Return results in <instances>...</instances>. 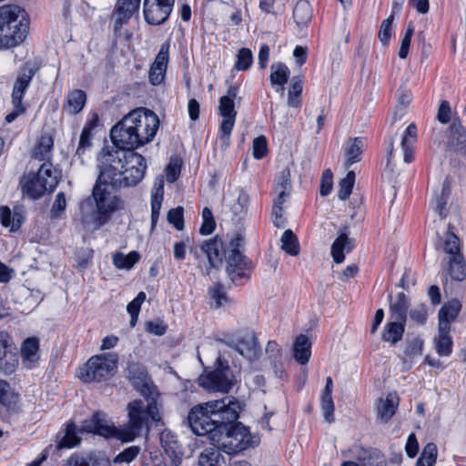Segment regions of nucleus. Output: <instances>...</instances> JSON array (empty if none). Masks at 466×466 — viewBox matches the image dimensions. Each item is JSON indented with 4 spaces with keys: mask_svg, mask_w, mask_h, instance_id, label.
I'll use <instances>...</instances> for the list:
<instances>
[{
    "mask_svg": "<svg viewBox=\"0 0 466 466\" xmlns=\"http://www.w3.org/2000/svg\"><path fill=\"white\" fill-rule=\"evenodd\" d=\"M159 124L155 112L138 107L115 125L110 131L115 147L102 148L97 157L100 181L116 187L137 185L145 176L147 162L134 149L151 142Z\"/></svg>",
    "mask_w": 466,
    "mask_h": 466,
    "instance_id": "f257e3e1",
    "label": "nucleus"
},
{
    "mask_svg": "<svg viewBox=\"0 0 466 466\" xmlns=\"http://www.w3.org/2000/svg\"><path fill=\"white\" fill-rule=\"evenodd\" d=\"M134 400L127 406V422L121 427L106 424V415L96 412L88 420H85L82 430L86 432L96 433L101 436H116L122 441H131L141 433L148 431L154 422L161 420L157 399Z\"/></svg>",
    "mask_w": 466,
    "mask_h": 466,
    "instance_id": "f03ea898",
    "label": "nucleus"
},
{
    "mask_svg": "<svg viewBox=\"0 0 466 466\" xmlns=\"http://www.w3.org/2000/svg\"><path fill=\"white\" fill-rule=\"evenodd\" d=\"M242 409L241 401L236 397L225 396L193 407L187 416L188 424L195 434L208 435L211 441L218 425L236 421Z\"/></svg>",
    "mask_w": 466,
    "mask_h": 466,
    "instance_id": "7ed1b4c3",
    "label": "nucleus"
},
{
    "mask_svg": "<svg viewBox=\"0 0 466 466\" xmlns=\"http://www.w3.org/2000/svg\"><path fill=\"white\" fill-rule=\"evenodd\" d=\"M29 29L26 11L17 5L0 6V49L15 47L25 39Z\"/></svg>",
    "mask_w": 466,
    "mask_h": 466,
    "instance_id": "20e7f679",
    "label": "nucleus"
},
{
    "mask_svg": "<svg viewBox=\"0 0 466 466\" xmlns=\"http://www.w3.org/2000/svg\"><path fill=\"white\" fill-rule=\"evenodd\" d=\"M235 422L220 424L218 430L212 433L211 443L215 450L236 454L258 445V436L252 435L248 428L242 423Z\"/></svg>",
    "mask_w": 466,
    "mask_h": 466,
    "instance_id": "39448f33",
    "label": "nucleus"
},
{
    "mask_svg": "<svg viewBox=\"0 0 466 466\" xmlns=\"http://www.w3.org/2000/svg\"><path fill=\"white\" fill-rule=\"evenodd\" d=\"M451 228V227L449 226V229L443 237L438 234L439 241L436 243V248H442L443 251L451 255L445 268L446 274L453 280L462 281L466 278V264L461 252L460 239Z\"/></svg>",
    "mask_w": 466,
    "mask_h": 466,
    "instance_id": "423d86ee",
    "label": "nucleus"
},
{
    "mask_svg": "<svg viewBox=\"0 0 466 466\" xmlns=\"http://www.w3.org/2000/svg\"><path fill=\"white\" fill-rule=\"evenodd\" d=\"M117 360V355L113 352L93 356L79 369L77 376L87 383L106 380L114 375Z\"/></svg>",
    "mask_w": 466,
    "mask_h": 466,
    "instance_id": "0eeeda50",
    "label": "nucleus"
},
{
    "mask_svg": "<svg viewBox=\"0 0 466 466\" xmlns=\"http://www.w3.org/2000/svg\"><path fill=\"white\" fill-rule=\"evenodd\" d=\"M238 92L237 86H230L227 95L219 98L218 111L223 118L219 127V140L225 147L229 145L230 135L235 125L237 111L234 99L237 97Z\"/></svg>",
    "mask_w": 466,
    "mask_h": 466,
    "instance_id": "6e6552de",
    "label": "nucleus"
},
{
    "mask_svg": "<svg viewBox=\"0 0 466 466\" xmlns=\"http://www.w3.org/2000/svg\"><path fill=\"white\" fill-rule=\"evenodd\" d=\"M235 380L231 369L218 358L215 370L201 375L198 378V384L208 391L228 392Z\"/></svg>",
    "mask_w": 466,
    "mask_h": 466,
    "instance_id": "1a4fd4ad",
    "label": "nucleus"
},
{
    "mask_svg": "<svg viewBox=\"0 0 466 466\" xmlns=\"http://www.w3.org/2000/svg\"><path fill=\"white\" fill-rule=\"evenodd\" d=\"M242 241L243 238L240 236L232 238L229 242L230 249L226 256L228 264L227 272L233 282H238L241 279L248 278L245 270L249 268V262L238 250Z\"/></svg>",
    "mask_w": 466,
    "mask_h": 466,
    "instance_id": "9d476101",
    "label": "nucleus"
},
{
    "mask_svg": "<svg viewBox=\"0 0 466 466\" xmlns=\"http://www.w3.org/2000/svg\"><path fill=\"white\" fill-rule=\"evenodd\" d=\"M175 0H144L143 13L147 23L158 25L166 22L174 7Z\"/></svg>",
    "mask_w": 466,
    "mask_h": 466,
    "instance_id": "9b49d317",
    "label": "nucleus"
},
{
    "mask_svg": "<svg viewBox=\"0 0 466 466\" xmlns=\"http://www.w3.org/2000/svg\"><path fill=\"white\" fill-rule=\"evenodd\" d=\"M108 186L117 187L110 183L102 182L98 178L93 188V197L96 204V208L102 215L106 217V220L109 215L118 208L120 202L119 198L108 190Z\"/></svg>",
    "mask_w": 466,
    "mask_h": 466,
    "instance_id": "f8f14e48",
    "label": "nucleus"
},
{
    "mask_svg": "<svg viewBox=\"0 0 466 466\" xmlns=\"http://www.w3.org/2000/svg\"><path fill=\"white\" fill-rule=\"evenodd\" d=\"M225 343L251 361L257 360L261 353L258 339L251 331L241 332L236 339H230Z\"/></svg>",
    "mask_w": 466,
    "mask_h": 466,
    "instance_id": "ddd939ff",
    "label": "nucleus"
},
{
    "mask_svg": "<svg viewBox=\"0 0 466 466\" xmlns=\"http://www.w3.org/2000/svg\"><path fill=\"white\" fill-rule=\"evenodd\" d=\"M80 219L85 228L93 226L94 229L100 228L106 223V217L96 208L93 198H86L79 203Z\"/></svg>",
    "mask_w": 466,
    "mask_h": 466,
    "instance_id": "4468645a",
    "label": "nucleus"
},
{
    "mask_svg": "<svg viewBox=\"0 0 466 466\" xmlns=\"http://www.w3.org/2000/svg\"><path fill=\"white\" fill-rule=\"evenodd\" d=\"M12 346L11 337L5 331L0 330V371L5 374H11L18 364V357Z\"/></svg>",
    "mask_w": 466,
    "mask_h": 466,
    "instance_id": "2eb2a0df",
    "label": "nucleus"
},
{
    "mask_svg": "<svg viewBox=\"0 0 466 466\" xmlns=\"http://www.w3.org/2000/svg\"><path fill=\"white\" fill-rule=\"evenodd\" d=\"M169 54V43L165 42L158 51L154 62L150 66L148 78L154 85H159L163 82L167 72Z\"/></svg>",
    "mask_w": 466,
    "mask_h": 466,
    "instance_id": "dca6fc26",
    "label": "nucleus"
},
{
    "mask_svg": "<svg viewBox=\"0 0 466 466\" xmlns=\"http://www.w3.org/2000/svg\"><path fill=\"white\" fill-rule=\"evenodd\" d=\"M161 446L170 460V466H179L182 461L183 451L178 444L176 436L169 431L160 433Z\"/></svg>",
    "mask_w": 466,
    "mask_h": 466,
    "instance_id": "f3484780",
    "label": "nucleus"
},
{
    "mask_svg": "<svg viewBox=\"0 0 466 466\" xmlns=\"http://www.w3.org/2000/svg\"><path fill=\"white\" fill-rule=\"evenodd\" d=\"M134 388L146 399H157L158 392L153 381L144 370H138L137 374L130 377Z\"/></svg>",
    "mask_w": 466,
    "mask_h": 466,
    "instance_id": "a211bd4d",
    "label": "nucleus"
},
{
    "mask_svg": "<svg viewBox=\"0 0 466 466\" xmlns=\"http://www.w3.org/2000/svg\"><path fill=\"white\" fill-rule=\"evenodd\" d=\"M200 249L207 255L210 266L214 268L218 267L222 263L223 257L226 256L223 242L217 237L203 243Z\"/></svg>",
    "mask_w": 466,
    "mask_h": 466,
    "instance_id": "6ab92c4d",
    "label": "nucleus"
},
{
    "mask_svg": "<svg viewBox=\"0 0 466 466\" xmlns=\"http://www.w3.org/2000/svg\"><path fill=\"white\" fill-rule=\"evenodd\" d=\"M399 406V398L395 392H390L385 399L380 398L377 403V417L383 422H388L395 414Z\"/></svg>",
    "mask_w": 466,
    "mask_h": 466,
    "instance_id": "aec40b11",
    "label": "nucleus"
},
{
    "mask_svg": "<svg viewBox=\"0 0 466 466\" xmlns=\"http://www.w3.org/2000/svg\"><path fill=\"white\" fill-rule=\"evenodd\" d=\"M33 76L34 71L32 69H24L22 74L18 76L16 81L15 82L12 100L15 107L20 111H23V108L21 107L23 95L28 87Z\"/></svg>",
    "mask_w": 466,
    "mask_h": 466,
    "instance_id": "412c9836",
    "label": "nucleus"
},
{
    "mask_svg": "<svg viewBox=\"0 0 466 466\" xmlns=\"http://www.w3.org/2000/svg\"><path fill=\"white\" fill-rule=\"evenodd\" d=\"M24 221L22 209L19 207L14 208V210L7 206L0 207V222L5 228H10V231H16Z\"/></svg>",
    "mask_w": 466,
    "mask_h": 466,
    "instance_id": "4be33fe9",
    "label": "nucleus"
},
{
    "mask_svg": "<svg viewBox=\"0 0 466 466\" xmlns=\"http://www.w3.org/2000/svg\"><path fill=\"white\" fill-rule=\"evenodd\" d=\"M164 196V178L159 177L156 179L151 191V224L152 228L157 225L160 214V208Z\"/></svg>",
    "mask_w": 466,
    "mask_h": 466,
    "instance_id": "5701e85b",
    "label": "nucleus"
},
{
    "mask_svg": "<svg viewBox=\"0 0 466 466\" xmlns=\"http://www.w3.org/2000/svg\"><path fill=\"white\" fill-rule=\"evenodd\" d=\"M365 143L362 137L350 138L344 149L346 168H349L352 164L358 163L361 160V155L364 151Z\"/></svg>",
    "mask_w": 466,
    "mask_h": 466,
    "instance_id": "b1692460",
    "label": "nucleus"
},
{
    "mask_svg": "<svg viewBox=\"0 0 466 466\" xmlns=\"http://www.w3.org/2000/svg\"><path fill=\"white\" fill-rule=\"evenodd\" d=\"M66 466H111V462L103 454L87 456L74 454L67 459Z\"/></svg>",
    "mask_w": 466,
    "mask_h": 466,
    "instance_id": "393cba45",
    "label": "nucleus"
},
{
    "mask_svg": "<svg viewBox=\"0 0 466 466\" xmlns=\"http://www.w3.org/2000/svg\"><path fill=\"white\" fill-rule=\"evenodd\" d=\"M141 0H119L116 13V28H119L136 14Z\"/></svg>",
    "mask_w": 466,
    "mask_h": 466,
    "instance_id": "a878e982",
    "label": "nucleus"
},
{
    "mask_svg": "<svg viewBox=\"0 0 466 466\" xmlns=\"http://www.w3.org/2000/svg\"><path fill=\"white\" fill-rule=\"evenodd\" d=\"M22 190L31 198L36 199L42 197L46 192H49L47 186L39 179L37 173L28 175L26 180H22Z\"/></svg>",
    "mask_w": 466,
    "mask_h": 466,
    "instance_id": "bb28decb",
    "label": "nucleus"
},
{
    "mask_svg": "<svg viewBox=\"0 0 466 466\" xmlns=\"http://www.w3.org/2000/svg\"><path fill=\"white\" fill-rule=\"evenodd\" d=\"M39 179L47 186L49 192H52L59 183L61 172L56 168L50 161L44 162L38 168Z\"/></svg>",
    "mask_w": 466,
    "mask_h": 466,
    "instance_id": "cd10ccee",
    "label": "nucleus"
},
{
    "mask_svg": "<svg viewBox=\"0 0 466 466\" xmlns=\"http://www.w3.org/2000/svg\"><path fill=\"white\" fill-rule=\"evenodd\" d=\"M311 342L308 336L300 334L293 344L294 359L301 365H305L309 360L311 355Z\"/></svg>",
    "mask_w": 466,
    "mask_h": 466,
    "instance_id": "c85d7f7f",
    "label": "nucleus"
},
{
    "mask_svg": "<svg viewBox=\"0 0 466 466\" xmlns=\"http://www.w3.org/2000/svg\"><path fill=\"white\" fill-rule=\"evenodd\" d=\"M53 147V137L47 133L43 134L33 150V158L44 162L50 161Z\"/></svg>",
    "mask_w": 466,
    "mask_h": 466,
    "instance_id": "c756f323",
    "label": "nucleus"
},
{
    "mask_svg": "<svg viewBox=\"0 0 466 466\" xmlns=\"http://www.w3.org/2000/svg\"><path fill=\"white\" fill-rule=\"evenodd\" d=\"M354 456L360 466H385L383 457L377 451L358 447Z\"/></svg>",
    "mask_w": 466,
    "mask_h": 466,
    "instance_id": "7c9ffc66",
    "label": "nucleus"
},
{
    "mask_svg": "<svg viewBox=\"0 0 466 466\" xmlns=\"http://www.w3.org/2000/svg\"><path fill=\"white\" fill-rule=\"evenodd\" d=\"M353 248V241L346 233H340L331 246V256L336 263L344 261V251L350 252Z\"/></svg>",
    "mask_w": 466,
    "mask_h": 466,
    "instance_id": "2f4dec72",
    "label": "nucleus"
},
{
    "mask_svg": "<svg viewBox=\"0 0 466 466\" xmlns=\"http://www.w3.org/2000/svg\"><path fill=\"white\" fill-rule=\"evenodd\" d=\"M417 141V127L415 124H410L403 135L401 140V148L403 150L404 161L410 163L413 160V147Z\"/></svg>",
    "mask_w": 466,
    "mask_h": 466,
    "instance_id": "473e14b6",
    "label": "nucleus"
},
{
    "mask_svg": "<svg viewBox=\"0 0 466 466\" xmlns=\"http://www.w3.org/2000/svg\"><path fill=\"white\" fill-rule=\"evenodd\" d=\"M461 304L460 300L454 299L444 304L439 311V326L444 322L446 326L451 328L461 311Z\"/></svg>",
    "mask_w": 466,
    "mask_h": 466,
    "instance_id": "72a5a7b5",
    "label": "nucleus"
},
{
    "mask_svg": "<svg viewBox=\"0 0 466 466\" xmlns=\"http://www.w3.org/2000/svg\"><path fill=\"white\" fill-rule=\"evenodd\" d=\"M450 327L442 322L439 326V336L435 339L436 350L441 356H449L451 353L452 341L450 337Z\"/></svg>",
    "mask_w": 466,
    "mask_h": 466,
    "instance_id": "f704fd0d",
    "label": "nucleus"
},
{
    "mask_svg": "<svg viewBox=\"0 0 466 466\" xmlns=\"http://www.w3.org/2000/svg\"><path fill=\"white\" fill-rule=\"evenodd\" d=\"M408 308V297L402 292L399 293L395 301L390 304V319L406 321Z\"/></svg>",
    "mask_w": 466,
    "mask_h": 466,
    "instance_id": "c9c22d12",
    "label": "nucleus"
},
{
    "mask_svg": "<svg viewBox=\"0 0 466 466\" xmlns=\"http://www.w3.org/2000/svg\"><path fill=\"white\" fill-rule=\"evenodd\" d=\"M405 322L406 321L402 320L390 319L384 329L382 339L391 344H395L400 340L404 333Z\"/></svg>",
    "mask_w": 466,
    "mask_h": 466,
    "instance_id": "e433bc0d",
    "label": "nucleus"
},
{
    "mask_svg": "<svg viewBox=\"0 0 466 466\" xmlns=\"http://www.w3.org/2000/svg\"><path fill=\"white\" fill-rule=\"evenodd\" d=\"M86 101V93L83 90L75 89L68 94L64 108L68 114L76 115L83 109Z\"/></svg>",
    "mask_w": 466,
    "mask_h": 466,
    "instance_id": "4c0bfd02",
    "label": "nucleus"
},
{
    "mask_svg": "<svg viewBox=\"0 0 466 466\" xmlns=\"http://www.w3.org/2000/svg\"><path fill=\"white\" fill-rule=\"evenodd\" d=\"M277 197L273 200L272 218L274 225L279 228H283L286 224L284 218L283 205L288 201L289 196L286 193H276Z\"/></svg>",
    "mask_w": 466,
    "mask_h": 466,
    "instance_id": "58836bf2",
    "label": "nucleus"
},
{
    "mask_svg": "<svg viewBox=\"0 0 466 466\" xmlns=\"http://www.w3.org/2000/svg\"><path fill=\"white\" fill-rule=\"evenodd\" d=\"M270 70V84L280 86V89L283 91V86L288 82L290 75L289 69L283 63H275L271 65Z\"/></svg>",
    "mask_w": 466,
    "mask_h": 466,
    "instance_id": "ea45409f",
    "label": "nucleus"
},
{
    "mask_svg": "<svg viewBox=\"0 0 466 466\" xmlns=\"http://www.w3.org/2000/svg\"><path fill=\"white\" fill-rule=\"evenodd\" d=\"M198 466H226V461L218 451L208 448L200 453Z\"/></svg>",
    "mask_w": 466,
    "mask_h": 466,
    "instance_id": "a19ab883",
    "label": "nucleus"
},
{
    "mask_svg": "<svg viewBox=\"0 0 466 466\" xmlns=\"http://www.w3.org/2000/svg\"><path fill=\"white\" fill-rule=\"evenodd\" d=\"M18 401V394L11 388L5 380H0V404L5 408L11 409Z\"/></svg>",
    "mask_w": 466,
    "mask_h": 466,
    "instance_id": "79ce46f5",
    "label": "nucleus"
},
{
    "mask_svg": "<svg viewBox=\"0 0 466 466\" xmlns=\"http://www.w3.org/2000/svg\"><path fill=\"white\" fill-rule=\"evenodd\" d=\"M266 354L271 360L276 374H278L279 378H282L284 370L281 365L279 366L281 360V350L279 344L274 340L268 341L266 347Z\"/></svg>",
    "mask_w": 466,
    "mask_h": 466,
    "instance_id": "37998d69",
    "label": "nucleus"
},
{
    "mask_svg": "<svg viewBox=\"0 0 466 466\" xmlns=\"http://www.w3.org/2000/svg\"><path fill=\"white\" fill-rule=\"evenodd\" d=\"M140 258V255L137 251H132L127 255L116 252L113 256V264L121 269H130Z\"/></svg>",
    "mask_w": 466,
    "mask_h": 466,
    "instance_id": "c03bdc74",
    "label": "nucleus"
},
{
    "mask_svg": "<svg viewBox=\"0 0 466 466\" xmlns=\"http://www.w3.org/2000/svg\"><path fill=\"white\" fill-rule=\"evenodd\" d=\"M281 248L290 256L299 253V244L296 235L290 229L284 231L281 237Z\"/></svg>",
    "mask_w": 466,
    "mask_h": 466,
    "instance_id": "a18cd8bd",
    "label": "nucleus"
},
{
    "mask_svg": "<svg viewBox=\"0 0 466 466\" xmlns=\"http://www.w3.org/2000/svg\"><path fill=\"white\" fill-rule=\"evenodd\" d=\"M80 442V438L77 436L76 426L73 423H68L64 435L60 438L57 443L59 449L72 448Z\"/></svg>",
    "mask_w": 466,
    "mask_h": 466,
    "instance_id": "49530a36",
    "label": "nucleus"
},
{
    "mask_svg": "<svg viewBox=\"0 0 466 466\" xmlns=\"http://www.w3.org/2000/svg\"><path fill=\"white\" fill-rule=\"evenodd\" d=\"M303 83L300 77H293L289 90L288 105L291 107H299L301 105V94Z\"/></svg>",
    "mask_w": 466,
    "mask_h": 466,
    "instance_id": "de8ad7c7",
    "label": "nucleus"
},
{
    "mask_svg": "<svg viewBox=\"0 0 466 466\" xmlns=\"http://www.w3.org/2000/svg\"><path fill=\"white\" fill-rule=\"evenodd\" d=\"M437 446L430 442L424 448L419 457L416 466H434L437 459Z\"/></svg>",
    "mask_w": 466,
    "mask_h": 466,
    "instance_id": "09e8293b",
    "label": "nucleus"
},
{
    "mask_svg": "<svg viewBox=\"0 0 466 466\" xmlns=\"http://www.w3.org/2000/svg\"><path fill=\"white\" fill-rule=\"evenodd\" d=\"M355 183V173L349 171L344 178H342L339 185L338 197L341 200H346L351 194Z\"/></svg>",
    "mask_w": 466,
    "mask_h": 466,
    "instance_id": "8fccbe9b",
    "label": "nucleus"
},
{
    "mask_svg": "<svg viewBox=\"0 0 466 466\" xmlns=\"http://www.w3.org/2000/svg\"><path fill=\"white\" fill-rule=\"evenodd\" d=\"M39 349L38 339L35 338H29L25 340L22 346V355L25 360L35 361L37 359V352Z\"/></svg>",
    "mask_w": 466,
    "mask_h": 466,
    "instance_id": "3c124183",
    "label": "nucleus"
},
{
    "mask_svg": "<svg viewBox=\"0 0 466 466\" xmlns=\"http://www.w3.org/2000/svg\"><path fill=\"white\" fill-rule=\"evenodd\" d=\"M249 203V197L245 192H240L237 200L232 204L230 210L235 218H240L246 214Z\"/></svg>",
    "mask_w": 466,
    "mask_h": 466,
    "instance_id": "603ef678",
    "label": "nucleus"
},
{
    "mask_svg": "<svg viewBox=\"0 0 466 466\" xmlns=\"http://www.w3.org/2000/svg\"><path fill=\"white\" fill-rule=\"evenodd\" d=\"M291 181H290V172L288 168L283 169L278 177V181L275 186L276 193H286V195H290L291 192Z\"/></svg>",
    "mask_w": 466,
    "mask_h": 466,
    "instance_id": "864d4df0",
    "label": "nucleus"
},
{
    "mask_svg": "<svg viewBox=\"0 0 466 466\" xmlns=\"http://www.w3.org/2000/svg\"><path fill=\"white\" fill-rule=\"evenodd\" d=\"M252 61V52L248 48L243 47L239 49L237 55L235 68L238 71H245L250 67Z\"/></svg>",
    "mask_w": 466,
    "mask_h": 466,
    "instance_id": "5fc2aeb1",
    "label": "nucleus"
},
{
    "mask_svg": "<svg viewBox=\"0 0 466 466\" xmlns=\"http://www.w3.org/2000/svg\"><path fill=\"white\" fill-rule=\"evenodd\" d=\"M422 341L419 339L410 340L404 351V363H407L408 361L411 362L414 358L420 356L422 353Z\"/></svg>",
    "mask_w": 466,
    "mask_h": 466,
    "instance_id": "6e6d98bb",
    "label": "nucleus"
},
{
    "mask_svg": "<svg viewBox=\"0 0 466 466\" xmlns=\"http://www.w3.org/2000/svg\"><path fill=\"white\" fill-rule=\"evenodd\" d=\"M66 208V199L65 194L59 192L56 196V199L53 203V206L50 210V218L56 219L61 217V215L65 212Z\"/></svg>",
    "mask_w": 466,
    "mask_h": 466,
    "instance_id": "4d7b16f0",
    "label": "nucleus"
},
{
    "mask_svg": "<svg viewBox=\"0 0 466 466\" xmlns=\"http://www.w3.org/2000/svg\"><path fill=\"white\" fill-rule=\"evenodd\" d=\"M321 409H322L325 420L329 422L333 421L334 402H333L331 394H328V393L321 394Z\"/></svg>",
    "mask_w": 466,
    "mask_h": 466,
    "instance_id": "13d9d810",
    "label": "nucleus"
},
{
    "mask_svg": "<svg viewBox=\"0 0 466 466\" xmlns=\"http://www.w3.org/2000/svg\"><path fill=\"white\" fill-rule=\"evenodd\" d=\"M394 20V14L390 15L388 18L382 21L380 31L379 39L382 45H388L391 35V26Z\"/></svg>",
    "mask_w": 466,
    "mask_h": 466,
    "instance_id": "bf43d9fd",
    "label": "nucleus"
},
{
    "mask_svg": "<svg viewBox=\"0 0 466 466\" xmlns=\"http://www.w3.org/2000/svg\"><path fill=\"white\" fill-rule=\"evenodd\" d=\"M183 208L177 207L167 212V221L172 224L177 230L184 228Z\"/></svg>",
    "mask_w": 466,
    "mask_h": 466,
    "instance_id": "052dcab7",
    "label": "nucleus"
},
{
    "mask_svg": "<svg viewBox=\"0 0 466 466\" xmlns=\"http://www.w3.org/2000/svg\"><path fill=\"white\" fill-rule=\"evenodd\" d=\"M140 452V447L138 446H131L125 449L116 457L114 459V462L116 463H129L131 462Z\"/></svg>",
    "mask_w": 466,
    "mask_h": 466,
    "instance_id": "680f3d73",
    "label": "nucleus"
},
{
    "mask_svg": "<svg viewBox=\"0 0 466 466\" xmlns=\"http://www.w3.org/2000/svg\"><path fill=\"white\" fill-rule=\"evenodd\" d=\"M414 34V26L412 23H409L405 35L401 40L400 48L399 51V56L402 59L406 58L409 54L411 37Z\"/></svg>",
    "mask_w": 466,
    "mask_h": 466,
    "instance_id": "e2e57ef3",
    "label": "nucleus"
},
{
    "mask_svg": "<svg viewBox=\"0 0 466 466\" xmlns=\"http://www.w3.org/2000/svg\"><path fill=\"white\" fill-rule=\"evenodd\" d=\"M209 294L212 299L216 301V307H221L228 301L227 294L220 284H215L209 289Z\"/></svg>",
    "mask_w": 466,
    "mask_h": 466,
    "instance_id": "0e129e2a",
    "label": "nucleus"
},
{
    "mask_svg": "<svg viewBox=\"0 0 466 466\" xmlns=\"http://www.w3.org/2000/svg\"><path fill=\"white\" fill-rule=\"evenodd\" d=\"M449 196V187L447 185H443L441 194L437 198L435 203V211L439 213L441 218H446V203Z\"/></svg>",
    "mask_w": 466,
    "mask_h": 466,
    "instance_id": "69168bd1",
    "label": "nucleus"
},
{
    "mask_svg": "<svg viewBox=\"0 0 466 466\" xmlns=\"http://www.w3.org/2000/svg\"><path fill=\"white\" fill-rule=\"evenodd\" d=\"M146 298V293L140 291L137 296L128 303L127 309L133 319H137L141 304L145 301Z\"/></svg>",
    "mask_w": 466,
    "mask_h": 466,
    "instance_id": "338daca9",
    "label": "nucleus"
},
{
    "mask_svg": "<svg viewBox=\"0 0 466 466\" xmlns=\"http://www.w3.org/2000/svg\"><path fill=\"white\" fill-rule=\"evenodd\" d=\"M333 186V175L329 169L322 173L319 193L321 196H327L331 192Z\"/></svg>",
    "mask_w": 466,
    "mask_h": 466,
    "instance_id": "774afa93",
    "label": "nucleus"
}]
</instances>
